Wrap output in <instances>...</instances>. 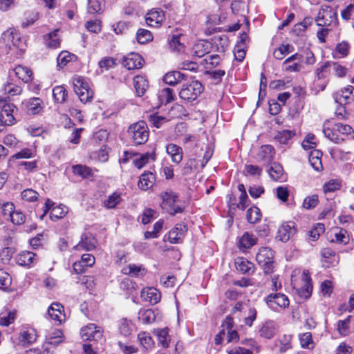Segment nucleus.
Returning <instances> with one entry per match:
<instances>
[{"instance_id":"52","label":"nucleus","mask_w":354,"mask_h":354,"mask_svg":"<svg viewBox=\"0 0 354 354\" xmlns=\"http://www.w3.org/2000/svg\"><path fill=\"white\" fill-rule=\"evenodd\" d=\"M16 319V312L9 311L7 313H1L0 315V325L8 326L13 323Z\"/></svg>"},{"instance_id":"60","label":"nucleus","mask_w":354,"mask_h":354,"mask_svg":"<svg viewBox=\"0 0 354 354\" xmlns=\"http://www.w3.org/2000/svg\"><path fill=\"white\" fill-rule=\"evenodd\" d=\"M63 333L60 330H55L51 335L47 339V343L57 346L63 342Z\"/></svg>"},{"instance_id":"55","label":"nucleus","mask_w":354,"mask_h":354,"mask_svg":"<svg viewBox=\"0 0 354 354\" xmlns=\"http://www.w3.org/2000/svg\"><path fill=\"white\" fill-rule=\"evenodd\" d=\"M292 48L290 44H282L273 52V56L277 59H282Z\"/></svg>"},{"instance_id":"59","label":"nucleus","mask_w":354,"mask_h":354,"mask_svg":"<svg viewBox=\"0 0 354 354\" xmlns=\"http://www.w3.org/2000/svg\"><path fill=\"white\" fill-rule=\"evenodd\" d=\"M181 34L173 35L169 40V48L172 50L180 51L183 48V44L180 42Z\"/></svg>"},{"instance_id":"41","label":"nucleus","mask_w":354,"mask_h":354,"mask_svg":"<svg viewBox=\"0 0 354 354\" xmlns=\"http://www.w3.org/2000/svg\"><path fill=\"white\" fill-rule=\"evenodd\" d=\"M134 329V325L131 320L127 319H122L120 321L119 330L122 335L125 337L131 335Z\"/></svg>"},{"instance_id":"25","label":"nucleus","mask_w":354,"mask_h":354,"mask_svg":"<svg viewBox=\"0 0 354 354\" xmlns=\"http://www.w3.org/2000/svg\"><path fill=\"white\" fill-rule=\"evenodd\" d=\"M331 243H336L346 245L349 242V236L346 230L342 228H337L331 233Z\"/></svg>"},{"instance_id":"32","label":"nucleus","mask_w":354,"mask_h":354,"mask_svg":"<svg viewBox=\"0 0 354 354\" xmlns=\"http://www.w3.org/2000/svg\"><path fill=\"white\" fill-rule=\"evenodd\" d=\"M16 76L24 82L28 83L32 79V71L26 66L19 65L14 69Z\"/></svg>"},{"instance_id":"16","label":"nucleus","mask_w":354,"mask_h":354,"mask_svg":"<svg viewBox=\"0 0 354 354\" xmlns=\"http://www.w3.org/2000/svg\"><path fill=\"white\" fill-rule=\"evenodd\" d=\"M274 153L275 150L272 146L269 145H263L257 153L258 160L264 164L270 165L272 162Z\"/></svg>"},{"instance_id":"57","label":"nucleus","mask_w":354,"mask_h":354,"mask_svg":"<svg viewBox=\"0 0 354 354\" xmlns=\"http://www.w3.org/2000/svg\"><path fill=\"white\" fill-rule=\"evenodd\" d=\"M22 88L13 83L8 82L4 86V91L10 96L19 95L22 93Z\"/></svg>"},{"instance_id":"33","label":"nucleus","mask_w":354,"mask_h":354,"mask_svg":"<svg viewBox=\"0 0 354 354\" xmlns=\"http://www.w3.org/2000/svg\"><path fill=\"white\" fill-rule=\"evenodd\" d=\"M167 153L171 156V160L175 163H180L183 159V150L181 147L174 144L167 146Z\"/></svg>"},{"instance_id":"28","label":"nucleus","mask_w":354,"mask_h":354,"mask_svg":"<svg viewBox=\"0 0 354 354\" xmlns=\"http://www.w3.org/2000/svg\"><path fill=\"white\" fill-rule=\"evenodd\" d=\"M36 333L33 329H29L20 332L18 341L23 346H27L36 340Z\"/></svg>"},{"instance_id":"3","label":"nucleus","mask_w":354,"mask_h":354,"mask_svg":"<svg viewBox=\"0 0 354 354\" xmlns=\"http://www.w3.org/2000/svg\"><path fill=\"white\" fill-rule=\"evenodd\" d=\"M128 133L133 145H142L149 138L148 127L145 122L140 121L129 126Z\"/></svg>"},{"instance_id":"17","label":"nucleus","mask_w":354,"mask_h":354,"mask_svg":"<svg viewBox=\"0 0 354 354\" xmlns=\"http://www.w3.org/2000/svg\"><path fill=\"white\" fill-rule=\"evenodd\" d=\"M36 254L32 252L23 251L16 258L17 263L19 266L30 268L37 263Z\"/></svg>"},{"instance_id":"39","label":"nucleus","mask_w":354,"mask_h":354,"mask_svg":"<svg viewBox=\"0 0 354 354\" xmlns=\"http://www.w3.org/2000/svg\"><path fill=\"white\" fill-rule=\"evenodd\" d=\"M122 272L124 274L138 277L140 275H144L145 273V270L141 266L129 264L122 268Z\"/></svg>"},{"instance_id":"49","label":"nucleus","mask_w":354,"mask_h":354,"mask_svg":"<svg viewBox=\"0 0 354 354\" xmlns=\"http://www.w3.org/2000/svg\"><path fill=\"white\" fill-rule=\"evenodd\" d=\"M158 98L162 104H168L174 100V91L170 88H163L159 95Z\"/></svg>"},{"instance_id":"6","label":"nucleus","mask_w":354,"mask_h":354,"mask_svg":"<svg viewBox=\"0 0 354 354\" xmlns=\"http://www.w3.org/2000/svg\"><path fill=\"white\" fill-rule=\"evenodd\" d=\"M274 252L267 247L261 248L256 255V261L263 269L264 273L268 274L273 271L274 268Z\"/></svg>"},{"instance_id":"56","label":"nucleus","mask_w":354,"mask_h":354,"mask_svg":"<svg viewBox=\"0 0 354 354\" xmlns=\"http://www.w3.org/2000/svg\"><path fill=\"white\" fill-rule=\"evenodd\" d=\"M295 136V133L289 130L278 131L274 138L281 144H287L288 140Z\"/></svg>"},{"instance_id":"29","label":"nucleus","mask_w":354,"mask_h":354,"mask_svg":"<svg viewBox=\"0 0 354 354\" xmlns=\"http://www.w3.org/2000/svg\"><path fill=\"white\" fill-rule=\"evenodd\" d=\"M277 332L274 322L268 321L264 323L259 330V335L266 339H271Z\"/></svg>"},{"instance_id":"46","label":"nucleus","mask_w":354,"mask_h":354,"mask_svg":"<svg viewBox=\"0 0 354 354\" xmlns=\"http://www.w3.org/2000/svg\"><path fill=\"white\" fill-rule=\"evenodd\" d=\"M268 174L272 179L279 180L283 174V169L281 165L277 162H272L268 169Z\"/></svg>"},{"instance_id":"34","label":"nucleus","mask_w":354,"mask_h":354,"mask_svg":"<svg viewBox=\"0 0 354 354\" xmlns=\"http://www.w3.org/2000/svg\"><path fill=\"white\" fill-rule=\"evenodd\" d=\"M77 59V56L68 51L61 52L57 58V66L59 68H63L69 62H75Z\"/></svg>"},{"instance_id":"53","label":"nucleus","mask_w":354,"mask_h":354,"mask_svg":"<svg viewBox=\"0 0 354 354\" xmlns=\"http://www.w3.org/2000/svg\"><path fill=\"white\" fill-rule=\"evenodd\" d=\"M156 335L158 337L159 344L162 347L167 348L169 346V342L170 341L169 336H168V328H165L157 330Z\"/></svg>"},{"instance_id":"14","label":"nucleus","mask_w":354,"mask_h":354,"mask_svg":"<svg viewBox=\"0 0 354 354\" xmlns=\"http://www.w3.org/2000/svg\"><path fill=\"white\" fill-rule=\"evenodd\" d=\"M302 281L303 285L300 288H299L298 294L300 297L306 299L311 296L313 291L311 278L307 270H304L302 273Z\"/></svg>"},{"instance_id":"45","label":"nucleus","mask_w":354,"mask_h":354,"mask_svg":"<svg viewBox=\"0 0 354 354\" xmlns=\"http://www.w3.org/2000/svg\"><path fill=\"white\" fill-rule=\"evenodd\" d=\"M261 213L257 207H252L247 210L246 218L248 223L254 224L261 220Z\"/></svg>"},{"instance_id":"43","label":"nucleus","mask_w":354,"mask_h":354,"mask_svg":"<svg viewBox=\"0 0 354 354\" xmlns=\"http://www.w3.org/2000/svg\"><path fill=\"white\" fill-rule=\"evenodd\" d=\"M155 158L156 154L154 151L147 152L140 155L139 158L135 159L133 163L137 168L140 169L149 162V159L154 161Z\"/></svg>"},{"instance_id":"23","label":"nucleus","mask_w":354,"mask_h":354,"mask_svg":"<svg viewBox=\"0 0 354 354\" xmlns=\"http://www.w3.org/2000/svg\"><path fill=\"white\" fill-rule=\"evenodd\" d=\"M332 62L327 61L324 64L318 67L316 70V75L317 77V81L324 80V82L322 84L321 91H323L327 83L328 80H326L329 73H330V68L331 67Z\"/></svg>"},{"instance_id":"27","label":"nucleus","mask_w":354,"mask_h":354,"mask_svg":"<svg viewBox=\"0 0 354 354\" xmlns=\"http://www.w3.org/2000/svg\"><path fill=\"white\" fill-rule=\"evenodd\" d=\"M59 30L55 29L53 31L45 35L44 36V40L45 45L50 48H57L60 45V38L58 36Z\"/></svg>"},{"instance_id":"44","label":"nucleus","mask_w":354,"mask_h":354,"mask_svg":"<svg viewBox=\"0 0 354 354\" xmlns=\"http://www.w3.org/2000/svg\"><path fill=\"white\" fill-rule=\"evenodd\" d=\"M349 44L347 41H343L337 44L335 49V55H333L335 58H342L346 57L349 53Z\"/></svg>"},{"instance_id":"62","label":"nucleus","mask_w":354,"mask_h":354,"mask_svg":"<svg viewBox=\"0 0 354 354\" xmlns=\"http://www.w3.org/2000/svg\"><path fill=\"white\" fill-rule=\"evenodd\" d=\"M120 201V195L117 193H113L104 201V203L107 208H114Z\"/></svg>"},{"instance_id":"35","label":"nucleus","mask_w":354,"mask_h":354,"mask_svg":"<svg viewBox=\"0 0 354 354\" xmlns=\"http://www.w3.org/2000/svg\"><path fill=\"white\" fill-rule=\"evenodd\" d=\"M134 87L138 96H142L148 87L147 80L142 76L137 75L133 79Z\"/></svg>"},{"instance_id":"37","label":"nucleus","mask_w":354,"mask_h":354,"mask_svg":"<svg viewBox=\"0 0 354 354\" xmlns=\"http://www.w3.org/2000/svg\"><path fill=\"white\" fill-rule=\"evenodd\" d=\"M105 6L104 0H88V12L90 14H100Z\"/></svg>"},{"instance_id":"54","label":"nucleus","mask_w":354,"mask_h":354,"mask_svg":"<svg viewBox=\"0 0 354 354\" xmlns=\"http://www.w3.org/2000/svg\"><path fill=\"white\" fill-rule=\"evenodd\" d=\"M138 339L140 345H142L146 349L151 348L153 345V341L151 337L147 333L142 332L139 333L138 335Z\"/></svg>"},{"instance_id":"15","label":"nucleus","mask_w":354,"mask_h":354,"mask_svg":"<svg viewBox=\"0 0 354 354\" xmlns=\"http://www.w3.org/2000/svg\"><path fill=\"white\" fill-rule=\"evenodd\" d=\"M140 297L142 300L154 305L160 301L161 295L156 288L147 287L142 289Z\"/></svg>"},{"instance_id":"4","label":"nucleus","mask_w":354,"mask_h":354,"mask_svg":"<svg viewBox=\"0 0 354 354\" xmlns=\"http://www.w3.org/2000/svg\"><path fill=\"white\" fill-rule=\"evenodd\" d=\"M203 91L202 84L198 80H194L183 86L179 91V96L182 100L190 102L196 100Z\"/></svg>"},{"instance_id":"1","label":"nucleus","mask_w":354,"mask_h":354,"mask_svg":"<svg viewBox=\"0 0 354 354\" xmlns=\"http://www.w3.org/2000/svg\"><path fill=\"white\" fill-rule=\"evenodd\" d=\"M0 42L9 51L16 55H21L26 50L25 40L21 37L19 31L13 28H10L2 33Z\"/></svg>"},{"instance_id":"24","label":"nucleus","mask_w":354,"mask_h":354,"mask_svg":"<svg viewBox=\"0 0 354 354\" xmlns=\"http://www.w3.org/2000/svg\"><path fill=\"white\" fill-rule=\"evenodd\" d=\"M95 239L91 234H84L82 235L80 241L75 246V248L76 250L82 249L90 251L95 248Z\"/></svg>"},{"instance_id":"9","label":"nucleus","mask_w":354,"mask_h":354,"mask_svg":"<svg viewBox=\"0 0 354 354\" xmlns=\"http://www.w3.org/2000/svg\"><path fill=\"white\" fill-rule=\"evenodd\" d=\"M0 113L1 122L5 125H12L15 122L13 112L16 106L11 103H8L6 99L0 97Z\"/></svg>"},{"instance_id":"50","label":"nucleus","mask_w":354,"mask_h":354,"mask_svg":"<svg viewBox=\"0 0 354 354\" xmlns=\"http://www.w3.org/2000/svg\"><path fill=\"white\" fill-rule=\"evenodd\" d=\"M53 95L55 101L63 103L66 100L67 92L62 86H57L53 89Z\"/></svg>"},{"instance_id":"58","label":"nucleus","mask_w":354,"mask_h":354,"mask_svg":"<svg viewBox=\"0 0 354 354\" xmlns=\"http://www.w3.org/2000/svg\"><path fill=\"white\" fill-rule=\"evenodd\" d=\"M163 220L160 219L153 225V230L149 232L147 231L145 233V238L146 239H154L158 237V234L162 228Z\"/></svg>"},{"instance_id":"40","label":"nucleus","mask_w":354,"mask_h":354,"mask_svg":"<svg viewBox=\"0 0 354 354\" xmlns=\"http://www.w3.org/2000/svg\"><path fill=\"white\" fill-rule=\"evenodd\" d=\"M42 100L39 97L30 98L27 102L26 107L30 114H37L42 109Z\"/></svg>"},{"instance_id":"7","label":"nucleus","mask_w":354,"mask_h":354,"mask_svg":"<svg viewBox=\"0 0 354 354\" xmlns=\"http://www.w3.org/2000/svg\"><path fill=\"white\" fill-rule=\"evenodd\" d=\"M160 197L162 198L160 205L162 209L165 210L171 215H175L178 213L183 212V208L180 206L175 205L178 197L174 192L171 191L165 192L161 194Z\"/></svg>"},{"instance_id":"36","label":"nucleus","mask_w":354,"mask_h":354,"mask_svg":"<svg viewBox=\"0 0 354 354\" xmlns=\"http://www.w3.org/2000/svg\"><path fill=\"white\" fill-rule=\"evenodd\" d=\"M257 239L249 232H245L239 239V246L241 248L248 249L257 243Z\"/></svg>"},{"instance_id":"22","label":"nucleus","mask_w":354,"mask_h":354,"mask_svg":"<svg viewBox=\"0 0 354 354\" xmlns=\"http://www.w3.org/2000/svg\"><path fill=\"white\" fill-rule=\"evenodd\" d=\"M212 48V44L207 40L198 41L193 46L194 55L202 57L209 53Z\"/></svg>"},{"instance_id":"48","label":"nucleus","mask_w":354,"mask_h":354,"mask_svg":"<svg viewBox=\"0 0 354 354\" xmlns=\"http://www.w3.org/2000/svg\"><path fill=\"white\" fill-rule=\"evenodd\" d=\"M351 316H348L344 320H339L337 322V330L338 333L343 336H346L350 333V322H351Z\"/></svg>"},{"instance_id":"10","label":"nucleus","mask_w":354,"mask_h":354,"mask_svg":"<svg viewBox=\"0 0 354 354\" xmlns=\"http://www.w3.org/2000/svg\"><path fill=\"white\" fill-rule=\"evenodd\" d=\"M336 20V13L329 6L322 7L315 19L319 26H328Z\"/></svg>"},{"instance_id":"47","label":"nucleus","mask_w":354,"mask_h":354,"mask_svg":"<svg viewBox=\"0 0 354 354\" xmlns=\"http://www.w3.org/2000/svg\"><path fill=\"white\" fill-rule=\"evenodd\" d=\"M75 175L81 176L83 178H89L93 176L92 170L90 167L81 165H76L72 167Z\"/></svg>"},{"instance_id":"8","label":"nucleus","mask_w":354,"mask_h":354,"mask_svg":"<svg viewBox=\"0 0 354 354\" xmlns=\"http://www.w3.org/2000/svg\"><path fill=\"white\" fill-rule=\"evenodd\" d=\"M268 306L273 310L278 311L279 308H285L289 306L288 297L280 292L270 293L265 299Z\"/></svg>"},{"instance_id":"61","label":"nucleus","mask_w":354,"mask_h":354,"mask_svg":"<svg viewBox=\"0 0 354 354\" xmlns=\"http://www.w3.org/2000/svg\"><path fill=\"white\" fill-rule=\"evenodd\" d=\"M291 335H284L279 339V352L283 353L288 349L291 348Z\"/></svg>"},{"instance_id":"26","label":"nucleus","mask_w":354,"mask_h":354,"mask_svg":"<svg viewBox=\"0 0 354 354\" xmlns=\"http://www.w3.org/2000/svg\"><path fill=\"white\" fill-rule=\"evenodd\" d=\"M156 177L152 172H145L140 177L138 187L142 190H147L151 188L155 183Z\"/></svg>"},{"instance_id":"42","label":"nucleus","mask_w":354,"mask_h":354,"mask_svg":"<svg viewBox=\"0 0 354 354\" xmlns=\"http://www.w3.org/2000/svg\"><path fill=\"white\" fill-rule=\"evenodd\" d=\"M68 213V208L65 205H59L52 208L50 212V218L52 221H56L64 218Z\"/></svg>"},{"instance_id":"13","label":"nucleus","mask_w":354,"mask_h":354,"mask_svg":"<svg viewBox=\"0 0 354 354\" xmlns=\"http://www.w3.org/2000/svg\"><path fill=\"white\" fill-rule=\"evenodd\" d=\"M187 226L185 224L177 223L169 232V241L172 244L180 243L185 234V232H187Z\"/></svg>"},{"instance_id":"19","label":"nucleus","mask_w":354,"mask_h":354,"mask_svg":"<svg viewBox=\"0 0 354 354\" xmlns=\"http://www.w3.org/2000/svg\"><path fill=\"white\" fill-rule=\"evenodd\" d=\"M146 23L151 27L160 26L165 19V15L162 10H152L147 14Z\"/></svg>"},{"instance_id":"11","label":"nucleus","mask_w":354,"mask_h":354,"mask_svg":"<svg viewBox=\"0 0 354 354\" xmlns=\"http://www.w3.org/2000/svg\"><path fill=\"white\" fill-rule=\"evenodd\" d=\"M80 335L84 341H97L102 337V330L94 324H89L81 329Z\"/></svg>"},{"instance_id":"5","label":"nucleus","mask_w":354,"mask_h":354,"mask_svg":"<svg viewBox=\"0 0 354 354\" xmlns=\"http://www.w3.org/2000/svg\"><path fill=\"white\" fill-rule=\"evenodd\" d=\"M74 91L83 103L90 102L93 97V92L90 89L86 80L81 76H75L73 80Z\"/></svg>"},{"instance_id":"31","label":"nucleus","mask_w":354,"mask_h":354,"mask_svg":"<svg viewBox=\"0 0 354 354\" xmlns=\"http://www.w3.org/2000/svg\"><path fill=\"white\" fill-rule=\"evenodd\" d=\"M63 306L59 303L53 304L48 309V315L53 319L57 322L59 324L62 323Z\"/></svg>"},{"instance_id":"64","label":"nucleus","mask_w":354,"mask_h":354,"mask_svg":"<svg viewBox=\"0 0 354 354\" xmlns=\"http://www.w3.org/2000/svg\"><path fill=\"white\" fill-rule=\"evenodd\" d=\"M115 61L113 58L110 57H105L102 58L98 63V66L101 69L108 71L115 65Z\"/></svg>"},{"instance_id":"63","label":"nucleus","mask_w":354,"mask_h":354,"mask_svg":"<svg viewBox=\"0 0 354 354\" xmlns=\"http://www.w3.org/2000/svg\"><path fill=\"white\" fill-rule=\"evenodd\" d=\"M318 196L313 194L312 196H307L303 203V207L305 209H310L314 208L318 204Z\"/></svg>"},{"instance_id":"30","label":"nucleus","mask_w":354,"mask_h":354,"mask_svg":"<svg viewBox=\"0 0 354 354\" xmlns=\"http://www.w3.org/2000/svg\"><path fill=\"white\" fill-rule=\"evenodd\" d=\"M187 75L179 71L167 73L163 77V81L169 85H176L186 79Z\"/></svg>"},{"instance_id":"12","label":"nucleus","mask_w":354,"mask_h":354,"mask_svg":"<svg viewBox=\"0 0 354 354\" xmlns=\"http://www.w3.org/2000/svg\"><path fill=\"white\" fill-rule=\"evenodd\" d=\"M144 59L138 53H131L124 57L123 66L128 70L138 69L143 66Z\"/></svg>"},{"instance_id":"51","label":"nucleus","mask_w":354,"mask_h":354,"mask_svg":"<svg viewBox=\"0 0 354 354\" xmlns=\"http://www.w3.org/2000/svg\"><path fill=\"white\" fill-rule=\"evenodd\" d=\"M136 39L141 44H146L153 39V36L149 30L140 28L137 31Z\"/></svg>"},{"instance_id":"38","label":"nucleus","mask_w":354,"mask_h":354,"mask_svg":"<svg viewBox=\"0 0 354 354\" xmlns=\"http://www.w3.org/2000/svg\"><path fill=\"white\" fill-rule=\"evenodd\" d=\"M138 319L142 323L149 324L156 320V315L152 309H141L138 313Z\"/></svg>"},{"instance_id":"20","label":"nucleus","mask_w":354,"mask_h":354,"mask_svg":"<svg viewBox=\"0 0 354 354\" xmlns=\"http://www.w3.org/2000/svg\"><path fill=\"white\" fill-rule=\"evenodd\" d=\"M335 99V102L339 104H347L354 101V87L349 85L341 89L340 93L336 94Z\"/></svg>"},{"instance_id":"18","label":"nucleus","mask_w":354,"mask_h":354,"mask_svg":"<svg viewBox=\"0 0 354 354\" xmlns=\"http://www.w3.org/2000/svg\"><path fill=\"white\" fill-rule=\"evenodd\" d=\"M295 232L296 230L294 223H284L279 227L277 237L282 242H286L295 233Z\"/></svg>"},{"instance_id":"2","label":"nucleus","mask_w":354,"mask_h":354,"mask_svg":"<svg viewBox=\"0 0 354 354\" xmlns=\"http://www.w3.org/2000/svg\"><path fill=\"white\" fill-rule=\"evenodd\" d=\"M323 132L327 138L338 144L344 141L345 137L351 136L353 131L352 127L348 124L337 123L332 129H324Z\"/></svg>"},{"instance_id":"21","label":"nucleus","mask_w":354,"mask_h":354,"mask_svg":"<svg viewBox=\"0 0 354 354\" xmlns=\"http://www.w3.org/2000/svg\"><path fill=\"white\" fill-rule=\"evenodd\" d=\"M236 269L243 273L252 274L254 272V265L244 257H238L235 259Z\"/></svg>"}]
</instances>
